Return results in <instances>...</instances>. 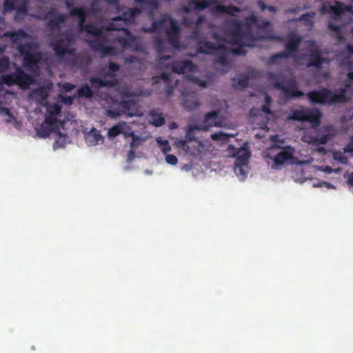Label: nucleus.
<instances>
[{
  "mask_svg": "<svg viewBox=\"0 0 353 353\" xmlns=\"http://www.w3.org/2000/svg\"><path fill=\"white\" fill-rule=\"evenodd\" d=\"M154 46L158 52H163L165 50L164 40L159 37L155 39Z\"/></svg>",
  "mask_w": 353,
  "mask_h": 353,
  "instance_id": "obj_40",
  "label": "nucleus"
},
{
  "mask_svg": "<svg viewBox=\"0 0 353 353\" xmlns=\"http://www.w3.org/2000/svg\"><path fill=\"white\" fill-rule=\"evenodd\" d=\"M74 88H75V85L70 83L66 82V83H64L63 85V89L67 92H71Z\"/></svg>",
  "mask_w": 353,
  "mask_h": 353,
  "instance_id": "obj_55",
  "label": "nucleus"
},
{
  "mask_svg": "<svg viewBox=\"0 0 353 353\" xmlns=\"http://www.w3.org/2000/svg\"><path fill=\"white\" fill-rule=\"evenodd\" d=\"M120 30H123L127 33H129L126 28L117 25L114 22H110L108 25L100 28L97 27L93 23L90 22L85 24L81 31H84L96 37L94 39L88 41V46L94 52H99L101 57H104L107 55H113L115 53L114 47L104 45V43L107 40L104 32Z\"/></svg>",
  "mask_w": 353,
  "mask_h": 353,
  "instance_id": "obj_2",
  "label": "nucleus"
},
{
  "mask_svg": "<svg viewBox=\"0 0 353 353\" xmlns=\"http://www.w3.org/2000/svg\"><path fill=\"white\" fill-rule=\"evenodd\" d=\"M179 146L183 149L184 150H188L189 147H188V142L185 140H181L179 142Z\"/></svg>",
  "mask_w": 353,
  "mask_h": 353,
  "instance_id": "obj_62",
  "label": "nucleus"
},
{
  "mask_svg": "<svg viewBox=\"0 0 353 353\" xmlns=\"http://www.w3.org/2000/svg\"><path fill=\"white\" fill-rule=\"evenodd\" d=\"M194 21L192 19L188 18V17H183V23L187 27H190L194 24Z\"/></svg>",
  "mask_w": 353,
  "mask_h": 353,
  "instance_id": "obj_58",
  "label": "nucleus"
},
{
  "mask_svg": "<svg viewBox=\"0 0 353 353\" xmlns=\"http://www.w3.org/2000/svg\"><path fill=\"white\" fill-rule=\"evenodd\" d=\"M328 28L336 33V37L338 39H342L341 27L333 23H328Z\"/></svg>",
  "mask_w": 353,
  "mask_h": 353,
  "instance_id": "obj_39",
  "label": "nucleus"
},
{
  "mask_svg": "<svg viewBox=\"0 0 353 353\" xmlns=\"http://www.w3.org/2000/svg\"><path fill=\"white\" fill-rule=\"evenodd\" d=\"M347 92L345 88H340L337 92L322 88L317 90L307 92L308 99L313 103L331 105L336 103H345L347 101Z\"/></svg>",
  "mask_w": 353,
  "mask_h": 353,
  "instance_id": "obj_4",
  "label": "nucleus"
},
{
  "mask_svg": "<svg viewBox=\"0 0 353 353\" xmlns=\"http://www.w3.org/2000/svg\"><path fill=\"white\" fill-rule=\"evenodd\" d=\"M194 81L201 88H205L208 86V82L204 80L199 79L198 78H195Z\"/></svg>",
  "mask_w": 353,
  "mask_h": 353,
  "instance_id": "obj_57",
  "label": "nucleus"
},
{
  "mask_svg": "<svg viewBox=\"0 0 353 353\" xmlns=\"http://www.w3.org/2000/svg\"><path fill=\"white\" fill-rule=\"evenodd\" d=\"M74 42V38L72 35L63 34L57 35L50 43V46L54 52L56 57L62 60L66 54L74 55L76 49L72 47Z\"/></svg>",
  "mask_w": 353,
  "mask_h": 353,
  "instance_id": "obj_9",
  "label": "nucleus"
},
{
  "mask_svg": "<svg viewBox=\"0 0 353 353\" xmlns=\"http://www.w3.org/2000/svg\"><path fill=\"white\" fill-rule=\"evenodd\" d=\"M273 87L281 90L286 99L299 98L303 96V92L298 89V83L294 77L289 78L285 82L281 80L277 74L270 72L268 77Z\"/></svg>",
  "mask_w": 353,
  "mask_h": 353,
  "instance_id": "obj_7",
  "label": "nucleus"
},
{
  "mask_svg": "<svg viewBox=\"0 0 353 353\" xmlns=\"http://www.w3.org/2000/svg\"><path fill=\"white\" fill-rule=\"evenodd\" d=\"M47 111L50 114L49 117H54L61 112V107L58 104L54 103L47 108Z\"/></svg>",
  "mask_w": 353,
  "mask_h": 353,
  "instance_id": "obj_38",
  "label": "nucleus"
},
{
  "mask_svg": "<svg viewBox=\"0 0 353 353\" xmlns=\"http://www.w3.org/2000/svg\"><path fill=\"white\" fill-rule=\"evenodd\" d=\"M232 85L235 90H243V74L238 75L237 78L232 79Z\"/></svg>",
  "mask_w": 353,
  "mask_h": 353,
  "instance_id": "obj_41",
  "label": "nucleus"
},
{
  "mask_svg": "<svg viewBox=\"0 0 353 353\" xmlns=\"http://www.w3.org/2000/svg\"><path fill=\"white\" fill-rule=\"evenodd\" d=\"M157 141L159 143L161 150L163 154H166L171 150V146L170 145L168 140H157Z\"/></svg>",
  "mask_w": 353,
  "mask_h": 353,
  "instance_id": "obj_43",
  "label": "nucleus"
},
{
  "mask_svg": "<svg viewBox=\"0 0 353 353\" xmlns=\"http://www.w3.org/2000/svg\"><path fill=\"white\" fill-rule=\"evenodd\" d=\"M15 10H17V14H21L23 15H26L28 13V8H27L26 3H23V4L21 5L20 6L16 8Z\"/></svg>",
  "mask_w": 353,
  "mask_h": 353,
  "instance_id": "obj_53",
  "label": "nucleus"
},
{
  "mask_svg": "<svg viewBox=\"0 0 353 353\" xmlns=\"http://www.w3.org/2000/svg\"><path fill=\"white\" fill-rule=\"evenodd\" d=\"M126 126L125 121H120L110 128L108 131V136L110 139H114L122 133L124 127Z\"/></svg>",
  "mask_w": 353,
  "mask_h": 353,
  "instance_id": "obj_30",
  "label": "nucleus"
},
{
  "mask_svg": "<svg viewBox=\"0 0 353 353\" xmlns=\"http://www.w3.org/2000/svg\"><path fill=\"white\" fill-rule=\"evenodd\" d=\"M331 12L336 15H340L352 10V6H347L344 3L337 1L336 6L330 7Z\"/></svg>",
  "mask_w": 353,
  "mask_h": 353,
  "instance_id": "obj_33",
  "label": "nucleus"
},
{
  "mask_svg": "<svg viewBox=\"0 0 353 353\" xmlns=\"http://www.w3.org/2000/svg\"><path fill=\"white\" fill-rule=\"evenodd\" d=\"M205 18L203 15H200L196 20L194 22L195 26L201 27V25L203 23Z\"/></svg>",
  "mask_w": 353,
  "mask_h": 353,
  "instance_id": "obj_59",
  "label": "nucleus"
},
{
  "mask_svg": "<svg viewBox=\"0 0 353 353\" xmlns=\"http://www.w3.org/2000/svg\"><path fill=\"white\" fill-rule=\"evenodd\" d=\"M52 17L48 20L47 25L51 30H59L61 28V24L66 20L67 16L64 14H57L54 9L50 10L46 17Z\"/></svg>",
  "mask_w": 353,
  "mask_h": 353,
  "instance_id": "obj_18",
  "label": "nucleus"
},
{
  "mask_svg": "<svg viewBox=\"0 0 353 353\" xmlns=\"http://www.w3.org/2000/svg\"><path fill=\"white\" fill-rule=\"evenodd\" d=\"M311 17H312V15H311L310 14H303L300 17V18L299 19V21H305V24H311L312 23V21L310 19Z\"/></svg>",
  "mask_w": 353,
  "mask_h": 353,
  "instance_id": "obj_54",
  "label": "nucleus"
},
{
  "mask_svg": "<svg viewBox=\"0 0 353 353\" xmlns=\"http://www.w3.org/2000/svg\"><path fill=\"white\" fill-rule=\"evenodd\" d=\"M0 114H4L7 116V118L5 119L6 123H10L13 119H14V117L8 108L3 107L1 105V103H0Z\"/></svg>",
  "mask_w": 353,
  "mask_h": 353,
  "instance_id": "obj_37",
  "label": "nucleus"
},
{
  "mask_svg": "<svg viewBox=\"0 0 353 353\" xmlns=\"http://www.w3.org/2000/svg\"><path fill=\"white\" fill-rule=\"evenodd\" d=\"M70 14L72 17H79V29L81 30L85 26V22L86 17L88 16V13L85 12V9L83 7L73 8L72 9H71Z\"/></svg>",
  "mask_w": 353,
  "mask_h": 353,
  "instance_id": "obj_25",
  "label": "nucleus"
},
{
  "mask_svg": "<svg viewBox=\"0 0 353 353\" xmlns=\"http://www.w3.org/2000/svg\"><path fill=\"white\" fill-rule=\"evenodd\" d=\"M125 137H132L134 136V131L132 130L131 127H130L129 125H128V124L126 123V126L124 127V130H123V132L122 133Z\"/></svg>",
  "mask_w": 353,
  "mask_h": 353,
  "instance_id": "obj_48",
  "label": "nucleus"
},
{
  "mask_svg": "<svg viewBox=\"0 0 353 353\" xmlns=\"http://www.w3.org/2000/svg\"><path fill=\"white\" fill-rule=\"evenodd\" d=\"M218 114L219 112L216 110L206 113L201 123L189 125L187 135L190 136V134L196 130L208 131L213 126H219V125L216 122Z\"/></svg>",
  "mask_w": 353,
  "mask_h": 353,
  "instance_id": "obj_13",
  "label": "nucleus"
},
{
  "mask_svg": "<svg viewBox=\"0 0 353 353\" xmlns=\"http://www.w3.org/2000/svg\"><path fill=\"white\" fill-rule=\"evenodd\" d=\"M136 5H145L152 9H158L159 8V0H134Z\"/></svg>",
  "mask_w": 353,
  "mask_h": 353,
  "instance_id": "obj_35",
  "label": "nucleus"
},
{
  "mask_svg": "<svg viewBox=\"0 0 353 353\" xmlns=\"http://www.w3.org/2000/svg\"><path fill=\"white\" fill-rule=\"evenodd\" d=\"M228 137L229 135L222 132H215L211 134V139L214 141H225Z\"/></svg>",
  "mask_w": 353,
  "mask_h": 353,
  "instance_id": "obj_44",
  "label": "nucleus"
},
{
  "mask_svg": "<svg viewBox=\"0 0 353 353\" xmlns=\"http://www.w3.org/2000/svg\"><path fill=\"white\" fill-rule=\"evenodd\" d=\"M94 96V92L92 90L91 88L88 85H83L81 86L78 90H77L76 95L74 97H79V98H86V99H91Z\"/></svg>",
  "mask_w": 353,
  "mask_h": 353,
  "instance_id": "obj_32",
  "label": "nucleus"
},
{
  "mask_svg": "<svg viewBox=\"0 0 353 353\" xmlns=\"http://www.w3.org/2000/svg\"><path fill=\"white\" fill-rule=\"evenodd\" d=\"M4 35L6 37H9L13 43H17L20 39L28 37L27 33L23 29H19L17 31H7Z\"/></svg>",
  "mask_w": 353,
  "mask_h": 353,
  "instance_id": "obj_29",
  "label": "nucleus"
},
{
  "mask_svg": "<svg viewBox=\"0 0 353 353\" xmlns=\"http://www.w3.org/2000/svg\"><path fill=\"white\" fill-rule=\"evenodd\" d=\"M143 8L139 7L128 8L122 12L121 15L114 17L112 21H132L134 20L135 17L141 14Z\"/></svg>",
  "mask_w": 353,
  "mask_h": 353,
  "instance_id": "obj_21",
  "label": "nucleus"
},
{
  "mask_svg": "<svg viewBox=\"0 0 353 353\" xmlns=\"http://www.w3.org/2000/svg\"><path fill=\"white\" fill-rule=\"evenodd\" d=\"M333 158L335 161H337L343 165H346L348 163L347 157H345L340 151L334 152Z\"/></svg>",
  "mask_w": 353,
  "mask_h": 353,
  "instance_id": "obj_42",
  "label": "nucleus"
},
{
  "mask_svg": "<svg viewBox=\"0 0 353 353\" xmlns=\"http://www.w3.org/2000/svg\"><path fill=\"white\" fill-rule=\"evenodd\" d=\"M215 10L219 12L227 14L231 16H234L235 12H239L241 11L239 8L233 5H219L216 6Z\"/></svg>",
  "mask_w": 353,
  "mask_h": 353,
  "instance_id": "obj_31",
  "label": "nucleus"
},
{
  "mask_svg": "<svg viewBox=\"0 0 353 353\" xmlns=\"http://www.w3.org/2000/svg\"><path fill=\"white\" fill-rule=\"evenodd\" d=\"M1 81L8 86L17 85L21 88H27L33 83L34 79L18 68L13 73L1 75Z\"/></svg>",
  "mask_w": 353,
  "mask_h": 353,
  "instance_id": "obj_12",
  "label": "nucleus"
},
{
  "mask_svg": "<svg viewBox=\"0 0 353 353\" xmlns=\"http://www.w3.org/2000/svg\"><path fill=\"white\" fill-rule=\"evenodd\" d=\"M161 29H164L166 33L168 43L174 48H181L180 33L181 27L177 21L170 16H165L160 20H155L152 22L150 27L142 28L144 32L154 33L160 32Z\"/></svg>",
  "mask_w": 353,
  "mask_h": 353,
  "instance_id": "obj_3",
  "label": "nucleus"
},
{
  "mask_svg": "<svg viewBox=\"0 0 353 353\" xmlns=\"http://www.w3.org/2000/svg\"><path fill=\"white\" fill-rule=\"evenodd\" d=\"M141 143V138L134 134V137H132V141L130 144L131 148H137Z\"/></svg>",
  "mask_w": 353,
  "mask_h": 353,
  "instance_id": "obj_51",
  "label": "nucleus"
},
{
  "mask_svg": "<svg viewBox=\"0 0 353 353\" xmlns=\"http://www.w3.org/2000/svg\"><path fill=\"white\" fill-rule=\"evenodd\" d=\"M321 131L324 134L320 136H311L308 138V143L311 145L326 144L328 141L334 137L337 134V130L333 125H327L321 128Z\"/></svg>",
  "mask_w": 353,
  "mask_h": 353,
  "instance_id": "obj_14",
  "label": "nucleus"
},
{
  "mask_svg": "<svg viewBox=\"0 0 353 353\" xmlns=\"http://www.w3.org/2000/svg\"><path fill=\"white\" fill-rule=\"evenodd\" d=\"M341 65L352 68L353 67V62L350 60H344L341 63Z\"/></svg>",
  "mask_w": 353,
  "mask_h": 353,
  "instance_id": "obj_63",
  "label": "nucleus"
},
{
  "mask_svg": "<svg viewBox=\"0 0 353 353\" xmlns=\"http://www.w3.org/2000/svg\"><path fill=\"white\" fill-rule=\"evenodd\" d=\"M149 123L156 127L162 126L165 123V119L163 117L162 112L158 108H153L150 110L149 114Z\"/></svg>",
  "mask_w": 353,
  "mask_h": 353,
  "instance_id": "obj_24",
  "label": "nucleus"
},
{
  "mask_svg": "<svg viewBox=\"0 0 353 353\" xmlns=\"http://www.w3.org/2000/svg\"><path fill=\"white\" fill-rule=\"evenodd\" d=\"M121 111L127 114L128 117H134L136 113L132 111V108L135 105V103L132 100H122L118 103Z\"/></svg>",
  "mask_w": 353,
  "mask_h": 353,
  "instance_id": "obj_26",
  "label": "nucleus"
},
{
  "mask_svg": "<svg viewBox=\"0 0 353 353\" xmlns=\"http://www.w3.org/2000/svg\"><path fill=\"white\" fill-rule=\"evenodd\" d=\"M61 125L62 123L56 117H46L44 122L37 130V134L39 137L47 138L52 132H54L60 139H63V143L60 145V147H63L65 143L67 135L60 131L59 127Z\"/></svg>",
  "mask_w": 353,
  "mask_h": 353,
  "instance_id": "obj_11",
  "label": "nucleus"
},
{
  "mask_svg": "<svg viewBox=\"0 0 353 353\" xmlns=\"http://www.w3.org/2000/svg\"><path fill=\"white\" fill-rule=\"evenodd\" d=\"M270 105H268V104H264L262 105L261 107V110L267 114H272V112L271 111V109H270Z\"/></svg>",
  "mask_w": 353,
  "mask_h": 353,
  "instance_id": "obj_60",
  "label": "nucleus"
},
{
  "mask_svg": "<svg viewBox=\"0 0 353 353\" xmlns=\"http://www.w3.org/2000/svg\"><path fill=\"white\" fill-rule=\"evenodd\" d=\"M3 52V48H0V53ZM10 66L8 57L3 56L0 58V73L6 72Z\"/></svg>",
  "mask_w": 353,
  "mask_h": 353,
  "instance_id": "obj_36",
  "label": "nucleus"
},
{
  "mask_svg": "<svg viewBox=\"0 0 353 353\" xmlns=\"http://www.w3.org/2000/svg\"><path fill=\"white\" fill-rule=\"evenodd\" d=\"M182 105L188 111L196 110L200 106V103L196 94L183 95Z\"/></svg>",
  "mask_w": 353,
  "mask_h": 353,
  "instance_id": "obj_23",
  "label": "nucleus"
},
{
  "mask_svg": "<svg viewBox=\"0 0 353 353\" xmlns=\"http://www.w3.org/2000/svg\"><path fill=\"white\" fill-rule=\"evenodd\" d=\"M39 48V45L36 41L26 42L20 44L17 49L19 54L23 56V65L30 71H37L39 70V64L41 63L43 55L39 52H34Z\"/></svg>",
  "mask_w": 353,
  "mask_h": 353,
  "instance_id": "obj_5",
  "label": "nucleus"
},
{
  "mask_svg": "<svg viewBox=\"0 0 353 353\" xmlns=\"http://www.w3.org/2000/svg\"><path fill=\"white\" fill-rule=\"evenodd\" d=\"M106 77H111L110 79H101L99 77H90L89 81L91 88L94 90H99L102 88H113L118 85L119 81L115 78V74L111 72H108Z\"/></svg>",
  "mask_w": 353,
  "mask_h": 353,
  "instance_id": "obj_15",
  "label": "nucleus"
},
{
  "mask_svg": "<svg viewBox=\"0 0 353 353\" xmlns=\"http://www.w3.org/2000/svg\"><path fill=\"white\" fill-rule=\"evenodd\" d=\"M85 140L89 145H96L103 141V137L99 131L93 129L85 135Z\"/></svg>",
  "mask_w": 353,
  "mask_h": 353,
  "instance_id": "obj_27",
  "label": "nucleus"
},
{
  "mask_svg": "<svg viewBox=\"0 0 353 353\" xmlns=\"http://www.w3.org/2000/svg\"><path fill=\"white\" fill-rule=\"evenodd\" d=\"M250 22L258 27L257 32L252 34V39L253 41L272 40L278 42H282L283 41L282 37L276 35L271 32H267V28L270 27V21H263L261 23H259L255 17H252L244 19V47L249 46L245 43V41L248 38V32L245 30V27Z\"/></svg>",
  "mask_w": 353,
  "mask_h": 353,
  "instance_id": "obj_6",
  "label": "nucleus"
},
{
  "mask_svg": "<svg viewBox=\"0 0 353 353\" xmlns=\"http://www.w3.org/2000/svg\"><path fill=\"white\" fill-rule=\"evenodd\" d=\"M108 67L110 70L109 72H111L113 74H114V72L119 71L120 69V65L118 63H114V62H110L108 63Z\"/></svg>",
  "mask_w": 353,
  "mask_h": 353,
  "instance_id": "obj_52",
  "label": "nucleus"
},
{
  "mask_svg": "<svg viewBox=\"0 0 353 353\" xmlns=\"http://www.w3.org/2000/svg\"><path fill=\"white\" fill-rule=\"evenodd\" d=\"M325 59L322 57L321 52L316 50L312 49L310 51L308 55V61L306 64L307 68L315 67L319 68L324 62Z\"/></svg>",
  "mask_w": 353,
  "mask_h": 353,
  "instance_id": "obj_22",
  "label": "nucleus"
},
{
  "mask_svg": "<svg viewBox=\"0 0 353 353\" xmlns=\"http://www.w3.org/2000/svg\"><path fill=\"white\" fill-rule=\"evenodd\" d=\"M294 148L291 146H287L282 148L273 159L274 163L276 165H282L286 161L293 159Z\"/></svg>",
  "mask_w": 353,
  "mask_h": 353,
  "instance_id": "obj_20",
  "label": "nucleus"
},
{
  "mask_svg": "<svg viewBox=\"0 0 353 353\" xmlns=\"http://www.w3.org/2000/svg\"><path fill=\"white\" fill-rule=\"evenodd\" d=\"M161 78L167 83L169 84L170 81V75L168 73L163 72L161 75Z\"/></svg>",
  "mask_w": 353,
  "mask_h": 353,
  "instance_id": "obj_61",
  "label": "nucleus"
},
{
  "mask_svg": "<svg viewBox=\"0 0 353 353\" xmlns=\"http://www.w3.org/2000/svg\"><path fill=\"white\" fill-rule=\"evenodd\" d=\"M322 113L317 108H309L300 106L298 109H292L287 117L288 121L309 122L313 128L318 127L321 123Z\"/></svg>",
  "mask_w": 353,
  "mask_h": 353,
  "instance_id": "obj_8",
  "label": "nucleus"
},
{
  "mask_svg": "<svg viewBox=\"0 0 353 353\" xmlns=\"http://www.w3.org/2000/svg\"><path fill=\"white\" fill-rule=\"evenodd\" d=\"M171 68L172 71L177 74H185L190 72H194L196 69V65L190 60L185 61H173L168 66Z\"/></svg>",
  "mask_w": 353,
  "mask_h": 353,
  "instance_id": "obj_16",
  "label": "nucleus"
},
{
  "mask_svg": "<svg viewBox=\"0 0 353 353\" xmlns=\"http://www.w3.org/2000/svg\"><path fill=\"white\" fill-rule=\"evenodd\" d=\"M165 161L170 165H175L178 162L177 157L174 154H167Z\"/></svg>",
  "mask_w": 353,
  "mask_h": 353,
  "instance_id": "obj_50",
  "label": "nucleus"
},
{
  "mask_svg": "<svg viewBox=\"0 0 353 353\" xmlns=\"http://www.w3.org/2000/svg\"><path fill=\"white\" fill-rule=\"evenodd\" d=\"M345 51L347 52L348 56H351L353 54V45L347 44L345 46Z\"/></svg>",
  "mask_w": 353,
  "mask_h": 353,
  "instance_id": "obj_64",
  "label": "nucleus"
},
{
  "mask_svg": "<svg viewBox=\"0 0 353 353\" xmlns=\"http://www.w3.org/2000/svg\"><path fill=\"white\" fill-rule=\"evenodd\" d=\"M129 33H127L123 30H120L119 31L124 32L125 34L128 37L127 38L123 37H117L115 40L122 46L123 48H128L131 46L132 43L134 41L135 38L132 35L130 32L126 29Z\"/></svg>",
  "mask_w": 353,
  "mask_h": 353,
  "instance_id": "obj_28",
  "label": "nucleus"
},
{
  "mask_svg": "<svg viewBox=\"0 0 353 353\" xmlns=\"http://www.w3.org/2000/svg\"><path fill=\"white\" fill-rule=\"evenodd\" d=\"M201 37V28L195 26L194 30H192L191 33V38L194 40H199L200 39Z\"/></svg>",
  "mask_w": 353,
  "mask_h": 353,
  "instance_id": "obj_46",
  "label": "nucleus"
},
{
  "mask_svg": "<svg viewBox=\"0 0 353 353\" xmlns=\"http://www.w3.org/2000/svg\"><path fill=\"white\" fill-rule=\"evenodd\" d=\"M106 114L110 118L116 119L121 114V110H107Z\"/></svg>",
  "mask_w": 353,
  "mask_h": 353,
  "instance_id": "obj_47",
  "label": "nucleus"
},
{
  "mask_svg": "<svg viewBox=\"0 0 353 353\" xmlns=\"http://www.w3.org/2000/svg\"><path fill=\"white\" fill-rule=\"evenodd\" d=\"M302 41V37L295 32L288 34V41L285 44V51L276 53L270 57V63H274L279 59H288L290 57H294L299 50V45Z\"/></svg>",
  "mask_w": 353,
  "mask_h": 353,
  "instance_id": "obj_10",
  "label": "nucleus"
},
{
  "mask_svg": "<svg viewBox=\"0 0 353 353\" xmlns=\"http://www.w3.org/2000/svg\"><path fill=\"white\" fill-rule=\"evenodd\" d=\"M214 63L219 64L226 68V70L223 71V73L228 72L230 67V61L225 54H219L214 61Z\"/></svg>",
  "mask_w": 353,
  "mask_h": 353,
  "instance_id": "obj_34",
  "label": "nucleus"
},
{
  "mask_svg": "<svg viewBox=\"0 0 353 353\" xmlns=\"http://www.w3.org/2000/svg\"><path fill=\"white\" fill-rule=\"evenodd\" d=\"M248 148V143H244V166L248 164V161L250 157V152Z\"/></svg>",
  "mask_w": 353,
  "mask_h": 353,
  "instance_id": "obj_49",
  "label": "nucleus"
},
{
  "mask_svg": "<svg viewBox=\"0 0 353 353\" xmlns=\"http://www.w3.org/2000/svg\"><path fill=\"white\" fill-rule=\"evenodd\" d=\"M16 9L14 3L9 0H4L3 13L10 12Z\"/></svg>",
  "mask_w": 353,
  "mask_h": 353,
  "instance_id": "obj_45",
  "label": "nucleus"
},
{
  "mask_svg": "<svg viewBox=\"0 0 353 353\" xmlns=\"http://www.w3.org/2000/svg\"><path fill=\"white\" fill-rule=\"evenodd\" d=\"M243 150V146L236 148L232 145H229L228 151L231 157H236L234 162V172L236 175H243V155L240 154V152Z\"/></svg>",
  "mask_w": 353,
  "mask_h": 353,
  "instance_id": "obj_17",
  "label": "nucleus"
},
{
  "mask_svg": "<svg viewBox=\"0 0 353 353\" xmlns=\"http://www.w3.org/2000/svg\"><path fill=\"white\" fill-rule=\"evenodd\" d=\"M174 87L170 84H167L165 88V93L168 97H170L174 92Z\"/></svg>",
  "mask_w": 353,
  "mask_h": 353,
  "instance_id": "obj_56",
  "label": "nucleus"
},
{
  "mask_svg": "<svg viewBox=\"0 0 353 353\" xmlns=\"http://www.w3.org/2000/svg\"><path fill=\"white\" fill-rule=\"evenodd\" d=\"M230 23L233 26L232 32L235 36L234 39L232 41H228L225 38L219 37L217 34H214V38L218 41L236 44L237 45L236 48H228L224 44H219L216 46L212 42L202 39L198 42L196 48L197 52L200 54H214L215 51L221 50L227 53L243 54V21L232 19L230 21Z\"/></svg>",
  "mask_w": 353,
  "mask_h": 353,
  "instance_id": "obj_1",
  "label": "nucleus"
},
{
  "mask_svg": "<svg viewBox=\"0 0 353 353\" xmlns=\"http://www.w3.org/2000/svg\"><path fill=\"white\" fill-rule=\"evenodd\" d=\"M214 2V0H203L201 1L190 0L187 6L182 7L181 10L185 13H190L192 10H204Z\"/></svg>",
  "mask_w": 353,
  "mask_h": 353,
  "instance_id": "obj_19",
  "label": "nucleus"
}]
</instances>
